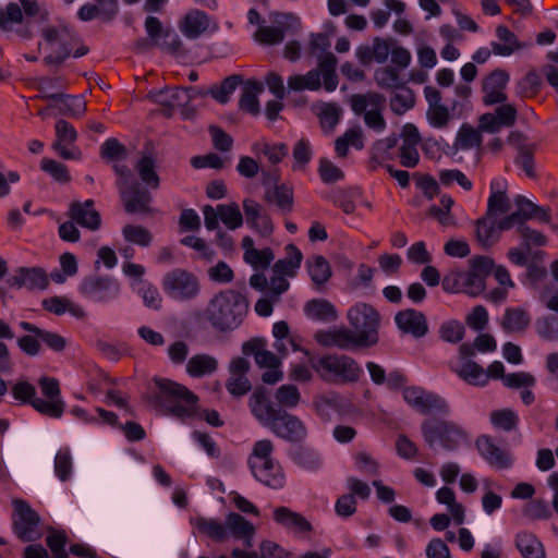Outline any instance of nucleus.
I'll use <instances>...</instances> for the list:
<instances>
[{
	"label": "nucleus",
	"mask_w": 558,
	"mask_h": 558,
	"mask_svg": "<svg viewBox=\"0 0 558 558\" xmlns=\"http://www.w3.org/2000/svg\"><path fill=\"white\" fill-rule=\"evenodd\" d=\"M247 310L245 296L227 289L213 296L205 310V317L216 330L230 331L242 324Z\"/></svg>",
	"instance_id": "f257e3e1"
},
{
	"label": "nucleus",
	"mask_w": 558,
	"mask_h": 558,
	"mask_svg": "<svg viewBox=\"0 0 558 558\" xmlns=\"http://www.w3.org/2000/svg\"><path fill=\"white\" fill-rule=\"evenodd\" d=\"M156 407L165 413L183 418L194 414L197 397L185 386L169 379H156Z\"/></svg>",
	"instance_id": "f03ea898"
},
{
	"label": "nucleus",
	"mask_w": 558,
	"mask_h": 558,
	"mask_svg": "<svg viewBox=\"0 0 558 558\" xmlns=\"http://www.w3.org/2000/svg\"><path fill=\"white\" fill-rule=\"evenodd\" d=\"M337 64L338 59L332 52L320 54L316 69L303 75H291L288 78V89L293 92L318 90L323 85L327 92H333L338 86Z\"/></svg>",
	"instance_id": "7ed1b4c3"
},
{
	"label": "nucleus",
	"mask_w": 558,
	"mask_h": 558,
	"mask_svg": "<svg viewBox=\"0 0 558 558\" xmlns=\"http://www.w3.org/2000/svg\"><path fill=\"white\" fill-rule=\"evenodd\" d=\"M274 449V444L269 439L256 441L248 457V465L257 481L270 488L279 489L284 485V474L280 464L272 458Z\"/></svg>",
	"instance_id": "20e7f679"
},
{
	"label": "nucleus",
	"mask_w": 558,
	"mask_h": 558,
	"mask_svg": "<svg viewBox=\"0 0 558 558\" xmlns=\"http://www.w3.org/2000/svg\"><path fill=\"white\" fill-rule=\"evenodd\" d=\"M310 363L319 377L327 383H355L363 373L357 362L344 354H325L319 357H310Z\"/></svg>",
	"instance_id": "39448f33"
},
{
	"label": "nucleus",
	"mask_w": 558,
	"mask_h": 558,
	"mask_svg": "<svg viewBox=\"0 0 558 558\" xmlns=\"http://www.w3.org/2000/svg\"><path fill=\"white\" fill-rule=\"evenodd\" d=\"M77 290L90 303L110 304L121 296L122 286L110 275H89L81 280Z\"/></svg>",
	"instance_id": "423d86ee"
},
{
	"label": "nucleus",
	"mask_w": 558,
	"mask_h": 558,
	"mask_svg": "<svg viewBox=\"0 0 558 558\" xmlns=\"http://www.w3.org/2000/svg\"><path fill=\"white\" fill-rule=\"evenodd\" d=\"M422 433L430 448L440 446L445 450H454L468 439L466 432L450 421H426L422 424Z\"/></svg>",
	"instance_id": "0eeeda50"
},
{
	"label": "nucleus",
	"mask_w": 558,
	"mask_h": 558,
	"mask_svg": "<svg viewBox=\"0 0 558 558\" xmlns=\"http://www.w3.org/2000/svg\"><path fill=\"white\" fill-rule=\"evenodd\" d=\"M272 25L259 26L255 32V39L263 45H277L283 41L287 35H293L301 29V20L294 13L274 12Z\"/></svg>",
	"instance_id": "6e6552de"
},
{
	"label": "nucleus",
	"mask_w": 558,
	"mask_h": 558,
	"mask_svg": "<svg viewBox=\"0 0 558 558\" xmlns=\"http://www.w3.org/2000/svg\"><path fill=\"white\" fill-rule=\"evenodd\" d=\"M41 37L38 48L47 53L44 58L46 64H60L70 56L71 33L66 26H46L41 29Z\"/></svg>",
	"instance_id": "1a4fd4ad"
},
{
	"label": "nucleus",
	"mask_w": 558,
	"mask_h": 558,
	"mask_svg": "<svg viewBox=\"0 0 558 558\" xmlns=\"http://www.w3.org/2000/svg\"><path fill=\"white\" fill-rule=\"evenodd\" d=\"M162 288L167 295L174 301H191L201 291L198 278L182 268L168 271L162 278Z\"/></svg>",
	"instance_id": "9d476101"
},
{
	"label": "nucleus",
	"mask_w": 558,
	"mask_h": 558,
	"mask_svg": "<svg viewBox=\"0 0 558 558\" xmlns=\"http://www.w3.org/2000/svg\"><path fill=\"white\" fill-rule=\"evenodd\" d=\"M348 319L366 345L372 347L378 342L379 315L371 305L357 303L352 306L348 312Z\"/></svg>",
	"instance_id": "9b49d317"
},
{
	"label": "nucleus",
	"mask_w": 558,
	"mask_h": 558,
	"mask_svg": "<svg viewBox=\"0 0 558 558\" xmlns=\"http://www.w3.org/2000/svg\"><path fill=\"white\" fill-rule=\"evenodd\" d=\"M38 385L46 400L41 398L33 400V408L40 414L54 418L61 417L65 409V403L61 398L58 379L43 376L39 378Z\"/></svg>",
	"instance_id": "f8f14e48"
},
{
	"label": "nucleus",
	"mask_w": 558,
	"mask_h": 558,
	"mask_svg": "<svg viewBox=\"0 0 558 558\" xmlns=\"http://www.w3.org/2000/svg\"><path fill=\"white\" fill-rule=\"evenodd\" d=\"M475 448L481 458L497 471L508 470L513 465L511 451L501 447L492 436L481 435L477 437Z\"/></svg>",
	"instance_id": "ddd939ff"
},
{
	"label": "nucleus",
	"mask_w": 558,
	"mask_h": 558,
	"mask_svg": "<svg viewBox=\"0 0 558 558\" xmlns=\"http://www.w3.org/2000/svg\"><path fill=\"white\" fill-rule=\"evenodd\" d=\"M12 504L14 507L13 525L16 535L24 542L39 538V515L24 500L14 499Z\"/></svg>",
	"instance_id": "4468645a"
},
{
	"label": "nucleus",
	"mask_w": 558,
	"mask_h": 558,
	"mask_svg": "<svg viewBox=\"0 0 558 558\" xmlns=\"http://www.w3.org/2000/svg\"><path fill=\"white\" fill-rule=\"evenodd\" d=\"M493 270V260L488 257L477 256L470 259V269L462 272V292L470 296H477L485 290L486 277Z\"/></svg>",
	"instance_id": "2eb2a0df"
},
{
	"label": "nucleus",
	"mask_w": 558,
	"mask_h": 558,
	"mask_svg": "<svg viewBox=\"0 0 558 558\" xmlns=\"http://www.w3.org/2000/svg\"><path fill=\"white\" fill-rule=\"evenodd\" d=\"M402 396L404 401L420 413L449 412V404L444 398L420 387H408L403 389Z\"/></svg>",
	"instance_id": "dca6fc26"
},
{
	"label": "nucleus",
	"mask_w": 558,
	"mask_h": 558,
	"mask_svg": "<svg viewBox=\"0 0 558 558\" xmlns=\"http://www.w3.org/2000/svg\"><path fill=\"white\" fill-rule=\"evenodd\" d=\"M56 141L52 143V149L63 159L80 160L82 158L81 149L75 146L77 132L74 126L63 119H59L54 125Z\"/></svg>",
	"instance_id": "f3484780"
},
{
	"label": "nucleus",
	"mask_w": 558,
	"mask_h": 558,
	"mask_svg": "<svg viewBox=\"0 0 558 558\" xmlns=\"http://www.w3.org/2000/svg\"><path fill=\"white\" fill-rule=\"evenodd\" d=\"M197 95H202L196 88H166L157 92L149 93L148 97L161 106L165 110V114L170 117L172 112L187 105L191 99Z\"/></svg>",
	"instance_id": "a211bd4d"
},
{
	"label": "nucleus",
	"mask_w": 558,
	"mask_h": 558,
	"mask_svg": "<svg viewBox=\"0 0 558 558\" xmlns=\"http://www.w3.org/2000/svg\"><path fill=\"white\" fill-rule=\"evenodd\" d=\"M421 135L414 124L407 123L400 134V144L398 146V158L400 165L404 168H414L420 162L418 144Z\"/></svg>",
	"instance_id": "6ab92c4d"
},
{
	"label": "nucleus",
	"mask_w": 558,
	"mask_h": 558,
	"mask_svg": "<svg viewBox=\"0 0 558 558\" xmlns=\"http://www.w3.org/2000/svg\"><path fill=\"white\" fill-rule=\"evenodd\" d=\"M509 74L505 70L499 69L484 77L482 82V100L485 106L506 102V88L509 83Z\"/></svg>",
	"instance_id": "aec40b11"
},
{
	"label": "nucleus",
	"mask_w": 558,
	"mask_h": 558,
	"mask_svg": "<svg viewBox=\"0 0 558 558\" xmlns=\"http://www.w3.org/2000/svg\"><path fill=\"white\" fill-rule=\"evenodd\" d=\"M424 96L427 101L426 119L430 126L435 129H445L449 125L452 113L449 108L442 104L440 92L433 87L424 88Z\"/></svg>",
	"instance_id": "412c9836"
},
{
	"label": "nucleus",
	"mask_w": 558,
	"mask_h": 558,
	"mask_svg": "<svg viewBox=\"0 0 558 558\" xmlns=\"http://www.w3.org/2000/svg\"><path fill=\"white\" fill-rule=\"evenodd\" d=\"M246 225L260 236L268 238L274 231V223L262 204L253 198L243 201Z\"/></svg>",
	"instance_id": "4be33fe9"
},
{
	"label": "nucleus",
	"mask_w": 558,
	"mask_h": 558,
	"mask_svg": "<svg viewBox=\"0 0 558 558\" xmlns=\"http://www.w3.org/2000/svg\"><path fill=\"white\" fill-rule=\"evenodd\" d=\"M250 368V362L243 357H235L230 362L226 388L233 397H242L251 390L252 385L247 378Z\"/></svg>",
	"instance_id": "5701e85b"
},
{
	"label": "nucleus",
	"mask_w": 558,
	"mask_h": 558,
	"mask_svg": "<svg viewBox=\"0 0 558 558\" xmlns=\"http://www.w3.org/2000/svg\"><path fill=\"white\" fill-rule=\"evenodd\" d=\"M270 430L278 437L288 441H301L306 437V427L303 422L286 411H282L275 421Z\"/></svg>",
	"instance_id": "b1692460"
},
{
	"label": "nucleus",
	"mask_w": 558,
	"mask_h": 558,
	"mask_svg": "<svg viewBox=\"0 0 558 558\" xmlns=\"http://www.w3.org/2000/svg\"><path fill=\"white\" fill-rule=\"evenodd\" d=\"M490 195L487 201L486 215L488 218L508 213L511 208L510 198L507 195L508 182L505 178H495L490 182Z\"/></svg>",
	"instance_id": "393cba45"
},
{
	"label": "nucleus",
	"mask_w": 558,
	"mask_h": 558,
	"mask_svg": "<svg viewBox=\"0 0 558 558\" xmlns=\"http://www.w3.org/2000/svg\"><path fill=\"white\" fill-rule=\"evenodd\" d=\"M250 408L255 418L269 429L283 411L275 408L263 389H257L251 396Z\"/></svg>",
	"instance_id": "a878e982"
},
{
	"label": "nucleus",
	"mask_w": 558,
	"mask_h": 558,
	"mask_svg": "<svg viewBox=\"0 0 558 558\" xmlns=\"http://www.w3.org/2000/svg\"><path fill=\"white\" fill-rule=\"evenodd\" d=\"M392 41L381 37H375L372 45H361L355 50L357 60L364 64H371L373 61L385 63L391 52Z\"/></svg>",
	"instance_id": "bb28decb"
},
{
	"label": "nucleus",
	"mask_w": 558,
	"mask_h": 558,
	"mask_svg": "<svg viewBox=\"0 0 558 558\" xmlns=\"http://www.w3.org/2000/svg\"><path fill=\"white\" fill-rule=\"evenodd\" d=\"M395 322L400 330L412 335L414 338H422L428 331L425 315L416 310H403L396 314Z\"/></svg>",
	"instance_id": "cd10ccee"
},
{
	"label": "nucleus",
	"mask_w": 558,
	"mask_h": 558,
	"mask_svg": "<svg viewBox=\"0 0 558 558\" xmlns=\"http://www.w3.org/2000/svg\"><path fill=\"white\" fill-rule=\"evenodd\" d=\"M119 193L126 213H149L150 194L146 190L141 189L137 182L132 183Z\"/></svg>",
	"instance_id": "c85d7f7f"
},
{
	"label": "nucleus",
	"mask_w": 558,
	"mask_h": 558,
	"mask_svg": "<svg viewBox=\"0 0 558 558\" xmlns=\"http://www.w3.org/2000/svg\"><path fill=\"white\" fill-rule=\"evenodd\" d=\"M69 216L73 221L92 231L98 230L101 225L100 215L94 208V202L92 199H87L83 203L73 202L70 205Z\"/></svg>",
	"instance_id": "c756f323"
},
{
	"label": "nucleus",
	"mask_w": 558,
	"mask_h": 558,
	"mask_svg": "<svg viewBox=\"0 0 558 558\" xmlns=\"http://www.w3.org/2000/svg\"><path fill=\"white\" fill-rule=\"evenodd\" d=\"M496 38L497 40L490 44L492 51L496 56L509 57L529 47V44L520 41L515 34L504 25L496 27Z\"/></svg>",
	"instance_id": "7c9ffc66"
},
{
	"label": "nucleus",
	"mask_w": 558,
	"mask_h": 558,
	"mask_svg": "<svg viewBox=\"0 0 558 558\" xmlns=\"http://www.w3.org/2000/svg\"><path fill=\"white\" fill-rule=\"evenodd\" d=\"M8 284L13 288L45 289L48 278L40 268H20L8 279Z\"/></svg>",
	"instance_id": "2f4dec72"
},
{
	"label": "nucleus",
	"mask_w": 558,
	"mask_h": 558,
	"mask_svg": "<svg viewBox=\"0 0 558 558\" xmlns=\"http://www.w3.org/2000/svg\"><path fill=\"white\" fill-rule=\"evenodd\" d=\"M250 286L257 291H267L274 301H278L290 287L289 281L283 276L272 274L269 282L263 272H256L250 278Z\"/></svg>",
	"instance_id": "473e14b6"
},
{
	"label": "nucleus",
	"mask_w": 558,
	"mask_h": 558,
	"mask_svg": "<svg viewBox=\"0 0 558 558\" xmlns=\"http://www.w3.org/2000/svg\"><path fill=\"white\" fill-rule=\"evenodd\" d=\"M228 527V538L230 536L244 541L246 547H252L253 536L255 534L254 525L242 515L231 512L226 517Z\"/></svg>",
	"instance_id": "72a5a7b5"
},
{
	"label": "nucleus",
	"mask_w": 558,
	"mask_h": 558,
	"mask_svg": "<svg viewBox=\"0 0 558 558\" xmlns=\"http://www.w3.org/2000/svg\"><path fill=\"white\" fill-rule=\"evenodd\" d=\"M459 378L472 386L485 387L487 385V374L485 369L474 361L465 360L460 365L451 367Z\"/></svg>",
	"instance_id": "f704fd0d"
},
{
	"label": "nucleus",
	"mask_w": 558,
	"mask_h": 558,
	"mask_svg": "<svg viewBox=\"0 0 558 558\" xmlns=\"http://www.w3.org/2000/svg\"><path fill=\"white\" fill-rule=\"evenodd\" d=\"M274 520L294 532H308L311 523L300 513L290 510L287 507H278L274 510Z\"/></svg>",
	"instance_id": "c9c22d12"
},
{
	"label": "nucleus",
	"mask_w": 558,
	"mask_h": 558,
	"mask_svg": "<svg viewBox=\"0 0 558 558\" xmlns=\"http://www.w3.org/2000/svg\"><path fill=\"white\" fill-rule=\"evenodd\" d=\"M385 105L386 98L383 95L373 92L353 95L351 97V108L356 114L383 111Z\"/></svg>",
	"instance_id": "e433bc0d"
},
{
	"label": "nucleus",
	"mask_w": 558,
	"mask_h": 558,
	"mask_svg": "<svg viewBox=\"0 0 558 558\" xmlns=\"http://www.w3.org/2000/svg\"><path fill=\"white\" fill-rule=\"evenodd\" d=\"M244 354H253L255 362L258 366L268 368L274 366H280V359L271 351L265 349V344L262 340H251L243 344Z\"/></svg>",
	"instance_id": "4c0bfd02"
},
{
	"label": "nucleus",
	"mask_w": 558,
	"mask_h": 558,
	"mask_svg": "<svg viewBox=\"0 0 558 558\" xmlns=\"http://www.w3.org/2000/svg\"><path fill=\"white\" fill-rule=\"evenodd\" d=\"M286 253L287 257L283 259H279L272 266V274H278L280 276H283L284 278L294 277L296 270L301 266L303 255L294 244H288L286 246Z\"/></svg>",
	"instance_id": "58836bf2"
},
{
	"label": "nucleus",
	"mask_w": 558,
	"mask_h": 558,
	"mask_svg": "<svg viewBox=\"0 0 558 558\" xmlns=\"http://www.w3.org/2000/svg\"><path fill=\"white\" fill-rule=\"evenodd\" d=\"M218 368V361L215 356L201 353L193 355L186 363V373L194 378L214 374Z\"/></svg>",
	"instance_id": "ea45409f"
},
{
	"label": "nucleus",
	"mask_w": 558,
	"mask_h": 558,
	"mask_svg": "<svg viewBox=\"0 0 558 558\" xmlns=\"http://www.w3.org/2000/svg\"><path fill=\"white\" fill-rule=\"evenodd\" d=\"M208 27L209 17L205 12L199 10L190 11L181 24L182 33L191 39L201 36Z\"/></svg>",
	"instance_id": "a19ab883"
},
{
	"label": "nucleus",
	"mask_w": 558,
	"mask_h": 558,
	"mask_svg": "<svg viewBox=\"0 0 558 558\" xmlns=\"http://www.w3.org/2000/svg\"><path fill=\"white\" fill-rule=\"evenodd\" d=\"M515 546L523 558L546 557L542 542L533 533L519 532L515 536Z\"/></svg>",
	"instance_id": "79ce46f5"
},
{
	"label": "nucleus",
	"mask_w": 558,
	"mask_h": 558,
	"mask_svg": "<svg viewBox=\"0 0 558 558\" xmlns=\"http://www.w3.org/2000/svg\"><path fill=\"white\" fill-rule=\"evenodd\" d=\"M264 85L256 80H248L243 86L240 98V108L253 116H257L260 111L258 95L263 93Z\"/></svg>",
	"instance_id": "37998d69"
},
{
	"label": "nucleus",
	"mask_w": 558,
	"mask_h": 558,
	"mask_svg": "<svg viewBox=\"0 0 558 558\" xmlns=\"http://www.w3.org/2000/svg\"><path fill=\"white\" fill-rule=\"evenodd\" d=\"M305 315L315 320L333 322L337 319L335 306L327 300L314 299L304 305Z\"/></svg>",
	"instance_id": "c03bdc74"
},
{
	"label": "nucleus",
	"mask_w": 558,
	"mask_h": 558,
	"mask_svg": "<svg viewBox=\"0 0 558 558\" xmlns=\"http://www.w3.org/2000/svg\"><path fill=\"white\" fill-rule=\"evenodd\" d=\"M482 488L484 490V495L482 497L483 511L487 515H492L502 506V497L495 492L500 489V486L493 478L485 477L482 480Z\"/></svg>",
	"instance_id": "a18cd8bd"
},
{
	"label": "nucleus",
	"mask_w": 558,
	"mask_h": 558,
	"mask_svg": "<svg viewBox=\"0 0 558 558\" xmlns=\"http://www.w3.org/2000/svg\"><path fill=\"white\" fill-rule=\"evenodd\" d=\"M531 323L530 315L521 307H509L506 310L501 320V327L507 332H522Z\"/></svg>",
	"instance_id": "49530a36"
},
{
	"label": "nucleus",
	"mask_w": 558,
	"mask_h": 558,
	"mask_svg": "<svg viewBox=\"0 0 558 558\" xmlns=\"http://www.w3.org/2000/svg\"><path fill=\"white\" fill-rule=\"evenodd\" d=\"M501 231L499 221L496 222L495 218H488L487 215L476 222V236L483 246L495 244L499 240Z\"/></svg>",
	"instance_id": "de8ad7c7"
},
{
	"label": "nucleus",
	"mask_w": 558,
	"mask_h": 558,
	"mask_svg": "<svg viewBox=\"0 0 558 558\" xmlns=\"http://www.w3.org/2000/svg\"><path fill=\"white\" fill-rule=\"evenodd\" d=\"M44 307L56 315H62L65 312H69L71 315H73L76 318H84L86 316L85 310L69 300L68 298H61V296H53L50 299H47L43 302Z\"/></svg>",
	"instance_id": "09e8293b"
},
{
	"label": "nucleus",
	"mask_w": 558,
	"mask_h": 558,
	"mask_svg": "<svg viewBox=\"0 0 558 558\" xmlns=\"http://www.w3.org/2000/svg\"><path fill=\"white\" fill-rule=\"evenodd\" d=\"M197 530L206 534L216 542H226L228 539L227 520L221 523L215 519L198 517L193 521Z\"/></svg>",
	"instance_id": "8fccbe9b"
},
{
	"label": "nucleus",
	"mask_w": 558,
	"mask_h": 558,
	"mask_svg": "<svg viewBox=\"0 0 558 558\" xmlns=\"http://www.w3.org/2000/svg\"><path fill=\"white\" fill-rule=\"evenodd\" d=\"M490 424L499 430L512 432L519 425V415L510 408L492 411L489 414Z\"/></svg>",
	"instance_id": "3c124183"
},
{
	"label": "nucleus",
	"mask_w": 558,
	"mask_h": 558,
	"mask_svg": "<svg viewBox=\"0 0 558 558\" xmlns=\"http://www.w3.org/2000/svg\"><path fill=\"white\" fill-rule=\"evenodd\" d=\"M320 126L326 132H331L339 123L342 113L336 104L320 102L315 106Z\"/></svg>",
	"instance_id": "603ef678"
},
{
	"label": "nucleus",
	"mask_w": 558,
	"mask_h": 558,
	"mask_svg": "<svg viewBox=\"0 0 558 558\" xmlns=\"http://www.w3.org/2000/svg\"><path fill=\"white\" fill-rule=\"evenodd\" d=\"M265 199L272 202L281 211L290 213L293 209V189L286 184L276 185L272 192H267Z\"/></svg>",
	"instance_id": "864d4df0"
},
{
	"label": "nucleus",
	"mask_w": 558,
	"mask_h": 558,
	"mask_svg": "<svg viewBox=\"0 0 558 558\" xmlns=\"http://www.w3.org/2000/svg\"><path fill=\"white\" fill-rule=\"evenodd\" d=\"M306 266L312 281L317 286L326 283L331 277L330 265L327 259L320 255L308 258Z\"/></svg>",
	"instance_id": "5fc2aeb1"
},
{
	"label": "nucleus",
	"mask_w": 558,
	"mask_h": 558,
	"mask_svg": "<svg viewBox=\"0 0 558 558\" xmlns=\"http://www.w3.org/2000/svg\"><path fill=\"white\" fill-rule=\"evenodd\" d=\"M133 290L141 296L144 305L150 310L159 311L162 306V296L158 288L149 281H141L133 286Z\"/></svg>",
	"instance_id": "6e6d98bb"
},
{
	"label": "nucleus",
	"mask_w": 558,
	"mask_h": 558,
	"mask_svg": "<svg viewBox=\"0 0 558 558\" xmlns=\"http://www.w3.org/2000/svg\"><path fill=\"white\" fill-rule=\"evenodd\" d=\"M483 141L482 134L478 129L470 124H462L459 129L454 146L458 149L469 150L481 146Z\"/></svg>",
	"instance_id": "4d7b16f0"
},
{
	"label": "nucleus",
	"mask_w": 558,
	"mask_h": 558,
	"mask_svg": "<svg viewBox=\"0 0 558 558\" xmlns=\"http://www.w3.org/2000/svg\"><path fill=\"white\" fill-rule=\"evenodd\" d=\"M122 235L126 242L142 247H147L153 242L151 232L140 225H125L122 229Z\"/></svg>",
	"instance_id": "13d9d810"
},
{
	"label": "nucleus",
	"mask_w": 558,
	"mask_h": 558,
	"mask_svg": "<svg viewBox=\"0 0 558 558\" xmlns=\"http://www.w3.org/2000/svg\"><path fill=\"white\" fill-rule=\"evenodd\" d=\"M397 92L390 98V108L397 114H403L414 107L415 96L414 93L403 85L396 88Z\"/></svg>",
	"instance_id": "bf43d9fd"
},
{
	"label": "nucleus",
	"mask_w": 558,
	"mask_h": 558,
	"mask_svg": "<svg viewBox=\"0 0 558 558\" xmlns=\"http://www.w3.org/2000/svg\"><path fill=\"white\" fill-rule=\"evenodd\" d=\"M218 214L220 220L230 230H235L243 225V216L236 203L218 205Z\"/></svg>",
	"instance_id": "052dcab7"
},
{
	"label": "nucleus",
	"mask_w": 558,
	"mask_h": 558,
	"mask_svg": "<svg viewBox=\"0 0 558 558\" xmlns=\"http://www.w3.org/2000/svg\"><path fill=\"white\" fill-rule=\"evenodd\" d=\"M155 168V160L150 156H143L136 165L141 180L153 189L159 186V177Z\"/></svg>",
	"instance_id": "680f3d73"
},
{
	"label": "nucleus",
	"mask_w": 558,
	"mask_h": 558,
	"mask_svg": "<svg viewBox=\"0 0 558 558\" xmlns=\"http://www.w3.org/2000/svg\"><path fill=\"white\" fill-rule=\"evenodd\" d=\"M335 347L341 350H350L353 348H367L366 343L352 329L340 327L336 328Z\"/></svg>",
	"instance_id": "e2e57ef3"
},
{
	"label": "nucleus",
	"mask_w": 558,
	"mask_h": 558,
	"mask_svg": "<svg viewBox=\"0 0 558 558\" xmlns=\"http://www.w3.org/2000/svg\"><path fill=\"white\" fill-rule=\"evenodd\" d=\"M240 83L241 77L239 75L228 76L220 85L211 87L208 94L218 102L227 104Z\"/></svg>",
	"instance_id": "0e129e2a"
},
{
	"label": "nucleus",
	"mask_w": 558,
	"mask_h": 558,
	"mask_svg": "<svg viewBox=\"0 0 558 558\" xmlns=\"http://www.w3.org/2000/svg\"><path fill=\"white\" fill-rule=\"evenodd\" d=\"M256 154L264 155L272 165L279 163L288 155V146L286 144L256 143L253 146Z\"/></svg>",
	"instance_id": "69168bd1"
},
{
	"label": "nucleus",
	"mask_w": 558,
	"mask_h": 558,
	"mask_svg": "<svg viewBox=\"0 0 558 558\" xmlns=\"http://www.w3.org/2000/svg\"><path fill=\"white\" fill-rule=\"evenodd\" d=\"M439 183L445 187H451L454 183L464 191L472 189L471 180L459 169H442L438 172Z\"/></svg>",
	"instance_id": "338daca9"
},
{
	"label": "nucleus",
	"mask_w": 558,
	"mask_h": 558,
	"mask_svg": "<svg viewBox=\"0 0 558 558\" xmlns=\"http://www.w3.org/2000/svg\"><path fill=\"white\" fill-rule=\"evenodd\" d=\"M58 99L61 101L59 110L63 114L73 118H80L86 111V102L80 96H69L62 94V97H59Z\"/></svg>",
	"instance_id": "774afa93"
}]
</instances>
